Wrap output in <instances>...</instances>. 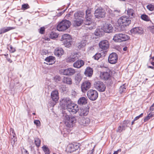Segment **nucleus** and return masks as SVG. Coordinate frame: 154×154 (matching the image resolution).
<instances>
[{"instance_id": "nucleus-46", "label": "nucleus", "mask_w": 154, "mask_h": 154, "mask_svg": "<svg viewBox=\"0 0 154 154\" xmlns=\"http://www.w3.org/2000/svg\"><path fill=\"white\" fill-rule=\"evenodd\" d=\"M101 57V54L97 53L93 57V58L95 60H98Z\"/></svg>"}, {"instance_id": "nucleus-53", "label": "nucleus", "mask_w": 154, "mask_h": 154, "mask_svg": "<svg viewBox=\"0 0 154 154\" xmlns=\"http://www.w3.org/2000/svg\"><path fill=\"white\" fill-rule=\"evenodd\" d=\"M120 10H116L113 11V13L115 14V16L119 15L120 13Z\"/></svg>"}, {"instance_id": "nucleus-27", "label": "nucleus", "mask_w": 154, "mask_h": 154, "mask_svg": "<svg viewBox=\"0 0 154 154\" xmlns=\"http://www.w3.org/2000/svg\"><path fill=\"white\" fill-rule=\"evenodd\" d=\"M85 15V13L83 11H78L74 14V17L75 19H84Z\"/></svg>"}, {"instance_id": "nucleus-33", "label": "nucleus", "mask_w": 154, "mask_h": 154, "mask_svg": "<svg viewBox=\"0 0 154 154\" xmlns=\"http://www.w3.org/2000/svg\"><path fill=\"white\" fill-rule=\"evenodd\" d=\"M131 32L134 33H141L143 32V29L141 28L136 27L132 29Z\"/></svg>"}, {"instance_id": "nucleus-26", "label": "nucleus", "mask_w": 154, "mask_h": 154, "mask_svg": "<svg viewBox=\"0 0 154 154\" xmlns=\"http://www.w3.org/2000/svg\"><path fill=\"white\" fill-rule=\"evenodd\" d=\"M92 17V15L91 14L90 10L87 9L86 11V15L85 16V22H90L91 21V18Z\"/></svg>"}, {"instance_id": "nucleus-7", "label": "nucleus", "mask_w": 154, "mask_h": 154, "mask_svg": "<svg viewBox=\"0 0 154 154\" xmlns=\"http://www.w3.org/2000/svg\"><path fill=\"white\" fill-rule=\"evenodd\" d=\"M60 72L63 75L72 76L76 72V70L73 68H68L66 69H61Z\"/></svg>"}, {"instance_id": "nucleus-24", "label": "nucleus", "mask_w": 154, "mask_h": 154, "mask_svg": "<svg viewBox=\"0 0 154 154\" xmlns=\"http://www.w3.org/2000/svg\"><path fill=\"white\" fill-rule=\"evenodd\" d=\"M85 62L83 60H78L74 62L73 64L74 67L77 68H80L84 65Z\"/></svg>"}, {"instance_id": "nucleus-37", "label": "nucleus", "mask_w": 154, "mask_h": 154, "mask_svg": "<svg viewBox=\"0 0 154 154\" xmlns=\"http://www.w3.org/2000/svg\"><path fill=\"white\" fill-rule=\"evenodd\" d=\"M58 34L54 32H52L50 35V38L51 39H55L57 38L58 36Z\"/></svg>"}, {"instance_id": "nucleus-5", "label": "nucleus", "mask_w": 154, "mask_h": 154, "mask_svg": "<svg viewBox=\"0 0 154 154\" xmlns=\"http://www.w3.org/2000/svg\"><path fill=\"white\" fill-rule=\"evenodd\" d=\"M129 38L128 36L122 33H119L116 34L114 36L113 40L115 42H121L125 41Z\"/></svg>"}, {"instance_id": "nucleus-16", "label": "nucleus", "mask_w": 154, "mask_h": 154, "mask_svg": "<svg viewBox=\"0 0 154 154\" xmlns=\"http://www.w3.org/2000/svg\"><path fill=\"white\" fill-rule=\"evenodd\" d=\"M100 48L103 50H106L109 48V42L106 40L101 41L99 44Z\"/></svg>"}, {"instance_id": "nucleus-62", "label": "nucleus", "mask_w": 154, "mask_h": 154, "mask_svg": "<svg viewBox=\"0 0 154 154\" xmlns=\"http://www.w3.org/2000/svg\"><path fill=\"white\" fill-rule=\"evenodd\" d=\"M48 52L46 51L43 50L42 51V54H46Z\"/></svg>"}, {"instance_id": "nucleus-49", "label": "nucleus", "mask_w": 154, "mask_h": 154, "mask_svg": "<svg viewBox=\"0 0 154 154\" xmlns=\"http://www.w3.org/2000/svg\"><path fill=\"white\" fill-rule=\"evenodd\" d=\"M107 12H108L109 14L112 17L115 16V14L113 13V12L110 9H107Z\"/></svg>"}, {"instance_id": "nucleus-31", "label": "nucleus", "mask_w": 154, "mask_h": 154, "mask_svg": "<svg viewBox=\"0 0 154 154\" xmlns=\"http://www.w3.org/2000/svg\"><path fill=\"white\" fill-rule=\"evenodd\" d=\"M93 73L92 69L90 67H87L85 71L84 74L86 76L90 77L91 76Z\"/></svg>"}, {"instance_id": "nucleus-8", "label": "nucleus", "mask_w": 154, "mask_h": 154, "mask_svg": "<svg viewBox=\"0 0 154 154\" xmlns=\"http://www.w3.org/2000/svg\"><path fill=\"white\" fill-rule=\"evenodd\" d=\"M130 121L128 120H125L122 122L120 125L118 127L117 131L121 133L125 131L126 128L128 126Z\"/></svg>"}, {"instance_id": "nucleus-22", "label": "nucleus", "mask_w": 154, "mask_h": 154, "mask_svg": "<svg viewBox=\"0 0 154 154\" xmlns=\"http://www.w3.org/2000/svg\"><path fill=\"white\" fill-rule=\"evenodd\" d=\"M10 134L11 139V144L12 145H14L15 142L17 141V139L16 137V135L14 133V129L11 128L10 129Z\"/></svg>"}, {"instance_id": "nucleus-41", "label": "nucleus", "mask_w": 154, "mask_h": 154, "mask_svg": "<svg viewBox=\"0 0 154 154\" xmlns=\"http://www.w3.org/2000/svg\"><path fill=\"white\" fill-rule=\"evenodd\" d=\"M126 89V87L125 85H123L121 86L119 88V92L121 94L125 91Z\"/></svg>"}, {"instance_id": "nucleus-18", "label": "nucleus", "mask_w": 154, "mask_h": 154, "mask_svg": "<svg viewBox=\"0 0 154 154\" xmlns=\"http://www.w3.org/2000/svg\"><path fill=\"white\" fill-rule=\"evenodd\" d=\"M84 24L85 27L87 29H88L90 30H91L95 28L96 24L94 22H92V21H90V22H89V21L85 22Z\"/></svg>"}, {"instance_id": "nucleus-32", "label": "nucleus", "mask_w": 154, "mask_h": 154, "mask_svg": "<svg viewBox=\"0 0 154 154\" xmlns=\"http://www.w3.org/2000/svg\"><path fill=\"white\" fill-rule=\"evenodd\" d=\"M127 14L131 18L134 17L135 16V11L131 8H128L127 10Z\"/></svg>"}, {"instance_id": "nucleus-23", "label": "nucleus", "mask_w": 154, "mask_h": 154, "mask_svg": "<svg viewBox=\"0 0 154 154\" xmlns=\"http://www.w3.org/2000/svg\"><path fill=\"white\" fill-rule=\"evenodd\" d=\"M51 97L52 100L55 102L58 101L59 97V94L57 90H54L52 92Z\"/></svg>"}, {"instance_id": "nucleus-15", "label": "nucleus", "mask_w": 154, "mask_h": 154, "mask_svg": "<svg viewBox=\"0 0 154 154\" xmlns=\"http://www.w3.org/2000/svg\"><path fill=\"white\" fill-rule=\"evenodd\" d=\"M91 83L89 81H85L83 82L81 85L82 91L83 93L85 92L91 87Z\"/></svg>"}, {"instance_id": "nucleus-61", "label": "nucleus", "mask_w": 154, "mask_h": 154, "mask_svg": "<svg viewBox=\"0 0 154 154\" xmlns=\"http://www.w3.org/2000/svg\"><path fill=\"white\" fill-rule=\"evenodd\" d=\"M94 149L90 150L87 153V154H93Z\"/></svg>"}, {"instance_id": "nucleus-34", "label": "nucleus", "mask_w": 154, "mask_h": 154, "mask_svg": "<svg viewBox=\"0 0 154 154\" xmlns=\"http://www.w3.org/2000/svg\"><path fill=\"white\" fill-rule=\"evenodd\" d=\"M87 103V99L84 97H81L78 101V103L80 105L85 104Z\"/></svg>"}, {"instance_id": "nucleus-57", "label": "nucleus", "mask_w": 154, "mask_h": 154, "mask_svg": "<svg viewBox=\"0 0 154 154\" xmlns=\"http://www.w3.org/2000/svg\"><path fill=\"white\" fill-rule=\"evenodd\" d=\"M45 31V28L44 27H41L39 30V33L41 34H43Z\"/></svg>"}, {"instance_id": "nucleus-12", "label": "nucleus", "mask_w": 154, "mask_h": 154, "mask_svg": "<svg viewBox=\"0 0 154 154\" xmlns=\"http://www.w3.org/2000/svg\"><path fill=\"white\" fill-rule=\"evenodd\" d=\"M118 59L117 54L116 53H112L109 55L108 61L109 63L113 64L117 63Z\"/></svg>"}, {"instance_id": "nucleus-11", "label": "nucleus", "mask_w": 154, "mask_h": 154, "mask_svg": "<svg viewBox=\"0 0 154 154\" xmlns=\"http://www.w3.org/2000/svg\"><path fill=\"white\" fill-rule=\"evenodd\" d=\"M79 147V144L76 143L69 144L68 145L66 151L68 152H71L77 150Z\"/></svg>"}, {"instance_id": "nucleus-28", "label": "nucleus", "mask_w": 154, "mask_h": 154, "mask_svg": "<svg viewBox=\"0 0 154 154\" xmlns=\"http://www.w3.org/2000/svg\"><path fill=\"white\" fill-rule=\"evenodd\" d=\"M64 51L61 48H56L54 51V54L57 57H60L64 54Z\"/></svg>"}, {"instance_id": "nucleus-19", "label": "nucleus", "mask_w": 154, "mask_h": 154, "mask_svg": "<svg viewBox=\"0 0 154 154\" xmlns=\"http://www.w3.org/2000/svg\"><path fill=\"white\" fill-rule=\"evenodd\" d=\"M79 122L82 125L86 126L88 125L90 123V120L88 118H81L79 120Z\"/></svg>"}, {"instance_id": "nucleus-36", "label": "nucleus", "mask_w": 154, "mask_h": 154, "mask_svg": "<svg viewBox=\"0 0 154 154\" xmlns=\"http://www.w3.org/2000/svg\"><path fill=\"white\" fill-rule=\"evenodd\" d=\"M64 83L70 85L72 84V82L71 78L68 77H64L63 80Z\"/></svg>"}, {"instance_id": "nucleus-14", "label": "nucleus", "mask_w": 154, "mask_h": 154, "mask_svg": "<svg viewBox=\"0 0 154 154\" xmlns=\"http://www.w3.org/2000/svg\"><path fill=\"white\" fill-rule=\"evenodd\" d=\"M67 110L66 111L72 112L73 114L76 113L79 110L78 106L74 103H72L70 105L68 106Z\"/></svg>"}, {"instance_id": "nucleus-50", "label": "nucleus", "mask_w": 154, "mask_h": 154, "mask_svg": "<svg viewBox=\"0 0 154 154\" xmlns=\"http://www.w3.org/2000/svg\"><path fill=\"white\" fill-rule=\"evenodd\" d=\"M61 79L60 77L59 76L56 75L54 78V79L56 82H58L60 81Z\"/></svg>"}, {"instance_id": "nucleus-35", "label": "nucleus", "mask_w": 154, "mask_h": 154, "mask_svg": "<svg viewBox=\"0 0 154 154\" xmlns=\"http://www.w3.org/2000/svg\"><path fill=\"white\" fill-rule=\"evenodd\" d=\"M82 78V76L80 72L76 74L75 79L76 83H79Z\"/></svg>"}, {"instance_id": "nucleus-63", "label": "nucleus", "mask_w": 154, "mask_h": 154, "mask_svg": "<svg viewBox=\"0 0 154 154\" xmlns=\"http://www.w3.org/2000/svg\"><path fill=\"white\" fill-rule=\"evenodd\" d=\"M7 61L9 62L10 63H11L12 62V61L11 60L10 58H8L7 57H6Z\"/></svg>"}, {"instance_id": "nucleus-2", "label": "nucleus", "mask_w": 154, "mask_h": 154, "mask_svg": "<svg viewBox=\"0 0 154 154\" xmlns=\"http://www.w3.org/2000/svg\"><path fill=\"white\" fill-rule=\"evenodd\" d=\"M71 25L70 21L66 20H64L61 21L58 25L57 29L60 31H62L68 28Z\"/></svg>"}, {"instance_id": "nucleus-60", "label": "nucleus", "mask_w": 154, "mask_h": 154, "mask_svg": "<svg viewBox=\"0 0 154 154\" xmlns=\"http://www.w3.org/2000/svg\"><path fill=\"white\" fill-rule=\"evenodd\" d=\"M121 149H118L117 151H115L113 154H118V153L119 152H121Z\"/></svg>"}, {"instance_id": "nucleus-64", "label": "nucleus", "mask_w": 154, "mask_h": 154, "mask_svg": "<svg viewBox=\"0 0 154 154\" xmlns=\"http://www.w3.org/2000/svg\"><path fill=\"white\" fill-rule=\"evenodd\" d=\"M127 47H125L123 48V50L124 51H127Z\"/></svg>"}, {"instance_id": "nucleus-25", "label": "nucleus", "mask_w": 154, "mask_h": 154, "mask_svg": "<svg viewBox=\"0 0 154 154\" xmlns=\"http://www.w3.org/2000/svg\"><path fill=\"white\" fill-rule=\"evenodd\" d=\"M83 19H75L73 21V25L74 27H76L81 25L83 23Z\"/></svg>"}, {"instance_id": "nucleus-9", "label": "nucleus", "mask_w": 154, "mask_h": 154, "mask_svg": "<svg viewBox=\"0 0 154 154\" xmlns=\"http://www.w3.org/2000/svg\"><path fill=\"white\" fill-rule=\"evenodd\" d=\"M95 88L100 92H103L106 89V87L104 84L101 81H97L94 84Z\"/></svg>"}, {"instance_id": "nucleus-42", "label": "nucleus", "mask_w": 154, "mask_h": 154, "mask_svg": "<svg viewBox=\"0 0 154 154\" xmlns=\"http://www.w3.org/2000/svg\"><path fill=\"white\" fill-rule=\"evenodd\" d=\"M147 8L150 11H154V4H150L146 6Z\"/></svg>"}, {"instance_id": "nucleus-3", "label": "nucleus", "mask_w": 154, "mask_h": 154, "mask_svg": "<svg viewBox=\"0 0 154 154\" xmlns=\"http://www.w3.org/2000/svg\"><path fill=\"white\" fill-rule=\"evenodd\" d=\"M61 41L65 47L69 48L72 43V38L71 36L67 34L62 35L61 38Z\"/></svg>"}, {"instance_id": "nucleus-40", "label": "nucleus", "mask_w": 154, "mask_h": 154, "mask_svg": "<svg viewBox=\"0 0 154 154\" xmlns=\"http://www.w3.org/2000/svg\"><path fill=\"white\" fill-rule=\"evenodd\" d=\"M34 143L36 146L38 147L40 146L41 140L38 138H35V139Z\"/></svg>"}, {"instance_id": "nucleus-39", "label": "nucleus", "mask_w": 154, "mask_h": 154, "mask_svg": "<svg viewBox=\"0 0 154 154\" xmlns=\"http://www.w3.org/2000/svg\"><path fill=\"white\" fill-rule=\"evenodd\" d=\"M42 149L43 151L45 152V154H50L49 149L46 146H43L42 147Z\"/></svg>"}, {"instance_id": "nucleus-6", "label": "nucleus", "mask_w": 154, "mask_h": 154, "mask_svg": "<svg viewBox=\"0 0 154 154\" xmlns=\"http://www.w3.org/2000/svg\"><path fill=\"white\" fill-rule=\"evenodd\" d=\"M87 95L90 100L94 101L98 97V93L95 90L90 89L87 91Z\"/></svg>"}, {"instance_id": "nucleus-20", "label": "nucleus", "mask_w": 154, "mask_h": 154, "mask_svg": "<svg viewBox=\"0 0 154 154\" xmlns=\"http://www.w3.org/2000/svg\"><path fill=\"white\" fill-rule=\"evenodd\" d=\"M113 30V27L110 23H105L103 26V30L105 32L110 33L112 32Z\"/></svg>"}, {"instance_id": "nucleus-44", "label": "nucleus", "mask_w": 154, "mask_h": 154, "mask_svg": "<svg viewBox=\"0 0 154 154\" xmlns=\"http://www.w3.org/2000/svg\"><path fill=\"white\" fill-rule=\"evenodd\" d=\"M148 30L153 34H154V25L149 26L147 28Z\"/></svg>"}, {"instance_id": "nucleus-1", "label": "nucleus", "mask_w": 154, "mask_h": 154, "mask_svg": "<svg viewBox=\"0 0 154 154\" xmlns=\"http://www.w3.org/2000/svg\"><path fill=\"white\" fill-rule=\"evenodd\" d=\"M63 114L64 124L67 127L71 128L75 125L76 119L74 117H69L66 112V111H63Z\"/></svg>"}, {"instance_id": "nucleus-38", "label": "nucleus", "mask_w": 154, "mask_h": 154, "mask_svg": "<svg viewBox=\"0 0 154 154\" xmlns=\"http://www.w3.org/2000/svg\"><path fill=\"white\" fill-rule=\"evenodd\" d=\"M141 18L143 20L148 21L150 20V18L147 15L145 14H143L141 15Z\"/></svg>"}, {"instance_id": "nucleus-56", "label": "nucleus", "mask_w": 154, "mask_h": 154, "mask_svg": "<svg viewBox=\"0 0 154 154\" xmlns=\"http://www.w3.org/2000/svg\"><path fill=\"white\" fill-rule=\"evenodd\" d=\"M143 113H142L140 115L135 117L134 119V121H135L139 119L141 117L143 116Z\"/></svg>"}, {"instance_id": "nucleus-55", "label": "nucleus", "mask_w": 154, "mask_h": 154, "mask_svg": "<svg viewBox=\"0 0 154 154\" xmlns=\"http://www.w3.org/2000/svg\"><path fill=\"white\" fill-rule=\"evenodd\" d=\"M22 154H29L28 151L24 148L21 149Z\"/></svg>"}, {"instance_id": "nucleus-47", "label": "nucleus", "mask_w": 154, "mask_h": 154, "mask_svg": "<svg viewBox=\"0 0 154 154\" xmlns=\"http://www.w3.org/2000/svg\"><path fill=\"white\" fill-rule=\"evenodd\" d=\"M29 8V6L28 4H24L22 5V9L25 10Z\"/></svg>"}, {"instance_id": "nucleus-30", "label": "nucleus", "mask_w": 154, "mask_h": 154, "mask_svg": "<svg viewBox=\"0 0 154 154\" xmlns=\"http://www.w3.org/2000/svg\"><path fill=\"white\" fill-rule=\"evenodd\" d=\"M55 57L52 56H50L45 58V60L47 63L48 65H52L55 62Z\"/></svg>"}, {"instance_id": "nucleus-52", "label": "nucleus", "mask_w": 154, "mask_h": 154, "mask_svg": "<svg viewBox=\"0 0 154 154\" xmlns=\"http://www.w3.org/2000/svg\"><path fill=\"white\" fill-rule=\"evenodd\" d=\"M10 49H9V50L10 52L11 53H13L15 51V48H13L11 45H10Z\"/></svg>"}, {"instance_id": "nucleus-10", "label": "nucleus", "mask_w": 154, "mask_h": 154, "mask_svg": "<svg viewBox=\"0 0 154 154\" xmlns=\"http://www.w3.org/2000/svg\"><path fill=\"white\" fill-rule=\"evenodd\" d=\"M95 16L97 18L103 17L105 16L104 10L101 7H99L95 11Z\"/></svg>"}, {"instance_id": "nucleus-29", "label": "nucleus", "mask_w": 154, "mask_h": 154, "mask_svg": "<svg viewBox=\"0 0 154 154\" xmlns=\"http://www.w3.org/2000/svg\"><path fill=\"white\" fill-rule=\"evenodd\" d=\"M89 110V108H87L81 109L79 112V115L81 116H87Z\"/></svg>"}, {"instance_id": "nucleus-43", "label": "nucleus", "mask_w": 154, "mask_h": 154, "mask_svg": "<svg viewBox=\"0 0 154 154\" xmlns=\"http://www.w3.org/2000/svg\"><path fill=\"white\" fill-rule=\"evenodd\" d=\"M87 42L86 40L81 41L80 43H79V47L80 48H82L85 46L87 44Z\"/></svg>"}, {"instance_id": "nucleus-17", "label": "nucleus", "mask_w": 154, "mask_h": 154, "mask_svg": "<svg viewBox=\"0 0 154 154\" xmlns=\"http://www.w3.org/2000/svg\"><path fill=\"white\" fill-rule=\"evenodd\" d=\"M80 56L78 53H72L66 59V61L67 62H73L78 59Z\"/></svg>"}, {"instance_id": "nucleus-4", "label": "nucleus", "mask_w": 154, "mask_h": 154, "mask_svg": "<svg viewBox=\"0 0 154 154\" xmlns=\"http://www.w3.org/2000/svg\"><path fill=\"white\" fill-rule=\"evenodd\" d=\"M118 25L121 26H128L131 23L130 18L126 16L121 17L117 21Z\"/></svg>"}, {"instance_id": "nucleus-48", "label": "nucleus", "mask_w": 154, "mask_h": 154, "mask_svg": "<svg viewBox=\"0 0 154 154\" xmlns=\"http://www.w3.org/2000/svg\"><path fill=\"white\" fill-rule=\"evenodd\" d=\"M95 35L98 36L102 34L101 31H100L99 29H97L95 31Z\"/></svg>"}, {"instance_id": "nucleus-13", "label": "nucleus", "mask_w": 154, "mask_h": 154, "mask_svg": "<svg viewBox=\"0 0 154 154\" xmlns=\"http://www.w3.org/2000/svg\"><path fill=\"white\" fill-rule=\"evenodd\" d=\"M61 106L64 109H66L68 106L72 103L71 100L68 98H64L60 101Z\"/></svg>"}, {"instance_id": "nucleus-54", "label": "nucleus", "mask_w": 154, "mask_h": 154, "mask_svg": "<svg viewBox=\"0 0 154 154\" xmlns=\"http://www.w3.org/2000/svg\"><path fill=\"white\" fill-rule=\"evenodd\" d=\"M6 32L12 29H15V27H8L5 28Z\"/></svg>"}, {"instance_id": "nucleus-59", "label": "nucleus", "mask_w": 154, "mask_h": 154, "mask_svg": "<svg viewBox=\"0 0 154 154\" xmlns=\"http://www.w3.org/2000/svg\"><path fill=\"white\" fill-rule=\"evenodd\" d=\"M150 110L151 111H153L154 110V103L150 107Z\"/></svg>"}, {"instance_id": "nucleus-21", "label": "nucleus", "mask_w": 154, "mask_h": 154, "mask_svg": "<svg viewBox=\"0 0 154 154\" xmlns=\"http://www.w3.org/2000/svg\"><path fill=\"white\" fill-rule=\"evenodd\" d=\"M110 77L111 75L110 72H101L100 75L101 79L105 80H108Z\"/></svg>"}, {"instance_id": "nucleus-45", "label": "nucleus", "mask_w": 154, "mask_h": 154, "mask_svg": "<svg viewBox=\"0 0 154 154\" xmlns=\"http://www.w3.org/2000/svg\"><path fill=\"white\" fill-rule=\"evenodd\" d=\"M153 116V115L150 113L144 119V121L145 122L148 120L150 118Z\"/></svg>"}, {"instance_id": "nucleus-51", "label": "nucleus", "mask_w": 154, "mask_h": 154, "mask_svg": "<svg viewBox=\"0 0 154 154\" xmlns=\"http://www.w3.org/2000/svg\"><path fill=\"white\" fill-rule=\"evenodd\" d=\"M34 123L37 126H39L40 125V122L38 120H34Z\"/></svg>"}, {"instance_id": "nucleus-58", "label": "nucleus", "mask_w": 154, "mask_h": 154, "mask_svg": "<svg viewBox=\"0 0 154 154\" xmlns=\"http://www.w3.org/2000/svg\"><path fill=\"white\" fill-rule=\"evenodd\" d=\"M6 32V31L5 28H4L0 29V34H1L2 33H4Z\"/></svg>"}]
</instances>
